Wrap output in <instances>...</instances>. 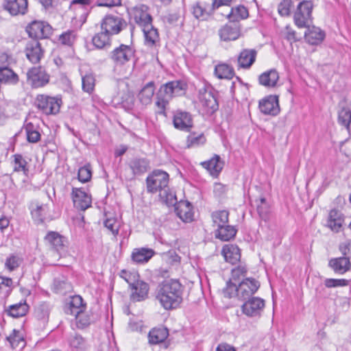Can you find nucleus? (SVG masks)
Instances as JSON below:
<instances>
[{
	"instance_id": "obj_1",
	"label": "nucleus",
	"mask_w": 351,
	"mask_h": 351,
	"mask_svg": "<svg viewBox=\"0 0 351 351\" xmlns=\"http://www.w3.org/2000/svg\"><path fill=\"white\" fill-rule=\"evenodd\" d=\"M184 287L178 280H165L156 289V298L161 306L171 311L180 307L183 301Z\"/></svg>"
},
{
	"instance_id": "obj_2",
	"label": "nucleus",
	"mask_w": 351,
	"mask_h": 351,
	"mask_svg": "<svg viewBox=\"0 0 351 351\" xmlns=\"http://www.w3.org/2000/svg\"><path fill=\"white\" fill-rule=\"evenodd\" d=\"M218 92L210 84H204L198 90V99L203 114L210 116L219 109Z\"/></svg>"
},
{
	"instance_id": "obj_3",
	"label": "nucleus",
	"mask_w": 351,
	"mask_h": 351,
	"mask_svg": "<svg viewBox=\"0 0 351 351\" xmlns=\"http://www.w3.org/2000/svg\"><path fill=\"white\" fill-rule=\"evenodd\" d=\"M62 105V96H51L47 94H38L34 101V106L39 112L47 116L56 115L60 112Z\"/></svg>"
},
{
	"instance_id": "obj_4",
	"label": "nucleus",
	"mask_w": 351,
	"mask_h": 351,
	"mask_svg": "<svg viewBox=\"0 0 351 351\" xmlns=\"http://www.w3.org/2000/svg\"><path fill=\"white\" fill-rule=\"evenodd\" d=\"M313 8V3L311 1L304 0L298 3L293 12V21L298 28H304L312 24Z\"/></svg>"
},
{
	"instance_id": "obj_5",
	"label": "nucleus",
	"mask_w": 351,
	"mask_h": 351,
	"mask_svg": "<svg viewBox=\"0 0 351 351\" xmlns=\"http://www.w3.org/2000/svg\"><path fill=\"white\" fill-rule=\"evenodd\" d=\"M50 75L41 66L29 68L26 73V82L32 88L36 89L49 84Z\"/></svg>"
},
{
	"instance_id": "obj_6",
	"label": "nucleus",
	"mask_w": 351,
	"mask_h": 351,
	"mask_svg": "<svg viewBox=\"0 0 351 351\" xmlns=\"http://www.w3.org/2000/svg\"><path fill=\"white\" fill-rule=\"evenodd\" d=\"M148 193H160L169 184V174L162 170H155L146 178Z\"/></svg>"
},
{
	"instance_id": "obj_7",
	"label": "nucleus",
	"mask_w": 351,
	"mask_h": 351,
	"mask_svg": "<svg viewBox=\"0 0 351 351\" xmlns=\"http://www.w3.org/2000/svg\"><path fill=\"white\" fill-rule=\"evenodd\" d=\"M136 49L132 45L121 44L110 53V58L115 66H123L135 56Z\"/></svg>"
},
{
	"instance_id": "obj_8",
	"label": "nucleus",
	"mask_w": 351,
	"mask_h": 351,
	"mask_svg": "<svg viewBox=\"0 0 351 351\" xmlns=\"http://www.w3.org/2000/svg\"><path fill=\"white\" fill-rule=\"evenodd\" d=\"M25 31L32 40L45 39L49 38L53 34L52 27L46 21H33L29 23Z\"/></svg>"
},
{
	"instance_id": "obj_9",
	"label": "nucleus",
	"mask_w": 351,
	"mask_h": 351,
	"mask_svg": "<svg viewBox=\"0 0 351 351\" xmlns=\"http://www.w3.org/2000/svg\"><path fill=\"white\" fill-rule=\"evenodd\" d=\"M45 240L49 245L51 249L57 252L60 257L67 254L69 241L64 236L58 232L49 231L45 237Z\"/></svg>"
},
{
	"instance_id": "obj_10",
	"label": "nucleus",
	"mask_w": 351,
	"mask_h": 351,
	"mask_svg": "<svg viewBox=\"0 0 351 351\" xmlns=\"http://www.w3.org/2000/svg\"><path fill=\"white\" fill-rule=\"evenodd\" d=\"M265 307V301L259 297H252L243 301L241 306L243 315L251 318H259L261 317Z\"/></svg>"
},
{
	"instance_id": "obj_11",
	"label": "nucleus",
	"mask_w": 351,
	"mask_h": 351,
	"mask_svg": "<svg viewBox=\"0 0 351 351\" xmlns=\"http://www.w3.org/2000/svg\"><path fill=\"white\" fill-rule=\"evenodd\" d=\"M188 86L183 80H173L160 86L158 92L171 100L173 97L184 95Z\"/></svg>"
},
{
	"instance_id": "obj_12",
	"label": "nucleus",
	"mask_w": 351,
	"mask_h": 351,
	"mask_svg": "<svg viewBox=\"0 0 351 351\" xmlns=\"http://www.w3.org/2000/svg\"><path fill=\"white\" fill-rule=\"evenodd\" d=\"M131 17L141 29H146L153 23V17L149 8L145 4H139L134 7Z\"/></svg>"
},
{
	"instance_id": "obj_13",
	"label": "nucleus",
	"mask_w": 351,
	"mask_h": 351,
	"mask_svg": "<svg viewBox=\"0 0 351 351\" xmlns=\"http://www.w3.org/2000/svg\"><path fill=\"white\" fill-rule=\"evenodd\" d=\"M127 26L126 21L121 17L112 14L106 15L101 22V29L110 36L118 34Z\"/></svg>"
},
{
	"instance_id": "obj_14",
	"label": "nucleus",
	"mask_w": 351,
	"mask_h": 351,
	"mask_svg": "<svg viewBox=\"0 0 351 351\" xmlns=\"http://www.w3.org/2000/svg\"><path fill=\"white\" fill-rule=\"evenodd\" d=\"M173 125L180 131L189 132L193 128V115L189 112L177 110L173 112Z\"/></svg>"
},
{
	"instance_id": "obj_15",
	"label": "nucleus",
	"mask_w": 351,
	"mask_h": 351,
	"mask_svg": "<svg viewBox=\"0 0 351 351\" xmlns=\"http://www.w3.org/2000/svg\"><path fill=\"white\" fill-rule=\"evenodd\" d=\"M260 282L252 278H245L239 283L238 300L245 301L252 298L260 287Z\"/></svg>"
},
{
	"instance_id": "obj_16",
	"label": "nucleus",
	"mask_w": 351,
	"mask_h": 351,
	"mask_svg": "<svg viewBox=\"0 0 351 351\" xmlns=\"http://www.w3.org/2000/svg\"><path fill=\"white\" fill-rule=\"evenodd\" d=\"M71 198L74 207L77 210L84 211L92 206L91 195L84 188L73 187Z\"/></svg>"
},
{
	"instance_id": "obj_17",
	"label": "nucleus",
	"mask_w": 351,
	"mask_h": 351,
	"mask_svg": "<svg viewBox=\"0 0 351 351\" xmlns=\"http://www.w3.org/2000/svg\"><path fill=\"white\" fill-rule=\"evenodd\" d=\"M217 3L212 0V2L199 1L195 2L191 5V12L197 19L205 21L207 20L217 9Z\"/></svg>"
},
{
	"instance_id": "obj_18",
	"label": "nucleus",
	"mask_w": 351,
	"mask_h": 351,
	"mask_svg": "<svg viewBox=\"0 0 351 351\" xmlns=\"http://www.w3.org/2000/svg\"><path fill=\"white\" fill-rule=\"evenodd\" d=\"M29 210L34 221L38 224L44 222L49 213V206L38 199H33L29 204Z\"/></svg>"
},
{
	"instance_id": "obj_19",
	"label": "nucleus",
	"mask_w": 351,
	"mask_h": 351,
	"mask_svg": "<svg viewBox=\"0 0 351 351\" xmlns=\"http://www.w3.org/2000/svg\"><path fill=\"white\" fill-rule=\"evenodd\" d=\"M27 59L32 64L39 63L44 57L45 51L40 42L37 40H30L27 42L24 49Z\"/></svg>"
},
{
	"instance_id": "obj_20",
	"label": "nucleus",
	"mask_w": 351,
	"mask_h": 351,
	"mask_svg": "<svg viewBox=\"0 0 351 351\" xmlns=\"http://www.w3.org/2000/svg\"><path fill=\"white\" fill-rule=\"evenodd\" d=\"M130 299L132 302H141L148 298L149 285L148 283L138 279L130 287Z\"/></svg>"
},
{
	"instance_id": "obj_21",
	"label": "nucleus",
	"mask_w": 351,
	"mask_h": 351,
	"mask_svg": "<svg viewBox=\"0 0 351 351\" xmlns=\"http://www.w3.org/2000/svg\"><path fill=\"white\" fill-rule=\"evenodd\" d=\"M2 7L12 16L24 15L27 12L28 1L4 0Z\"/></svg>"
},
{
	"instance_id": "obj_22",
	"label": "nucleus",
	"mask_w": 351,
	"mask_h": 351,
	"mask_svg": "<svg viewBox=\"0 0 351 351\" xmlns=\"http://www.w3.org/2000/svg\"><path fill=\"white\" fill-rule=\"evenodd\" d=\"M200 165L214 178H218L224 166V161L219 155L214 154L209 160L203 161Z\"/></svg>"
},
{
	"instance_id": "obj_23",
	"label": "nucleus",
	"mask_w": 351,
	"mask_h": 351,
	"mask_svg": "<svg viewBox=\"0 0 351 351\" xmlns=\"http://www.w3.org/2000/svg\"><path fill=\"white\" fill-rule=\"evenodd\" d=\"M344 220V215L340 210L335 208L331 209L328 215L326 227L333 232H339L342 230Z\"/></svg>"
},
{
	"instance_id": "obj_24",
	"label": "nucleus",
	"mask_w": 351,
	"mask_h": 351,
	"mask_svg": "<svg viewBox=\"0 0 351 351\" xmlns=\"http://www.w3.org/2000/svg\"><path fill=\"white\" fill-rule=\"evenodd\" d=\"M258 51L255 49H242L237 58L239 69H250L256 62Z\"/></svg>"
},
{
	"instance_id": "obj_25",
	"label": "nucleus",
	"mask_w": 351,
	"mask_h": 351,
	"mask_svg": "<svg viewBox=\"0 0 351 351\" xmlns=\"http://www.w3.org/2000/svg\"><path fill=\"white\" fill-rule=\"evenodd\" d=\"M221 40L231 41L237 40L241 36V28L238 23H229L219 30Z\"/></svg>"
},
{
	"instance_id": "obj_26",
	"label": "nucleus",
	"mask_w": 351,
	"mask_h": 351,
	"mask_svg": "<svg viewBox=\"0 0 351 351\" xmlns=\"http://www.w3.org/2000/svg\"><path fill=\"white\" fill-rule=\"evenodd\" d=\"M258 108L264 114L277 115L279 112L278 97L269 95L263 98L259 101Z\"/></svg>"
},
{
	"instance_id": "obj_27",
	"label": "nucleus",
	"mask_w": 351,
	"mask_h": 351,
	"mask_svg": "<svg viewBox=\"0 0 351 351\" xmlns=\"http://www.w3.org/2000/svg\"><path fill=\"white\" fill-rule=\"evenodd\" d=\"M279 73L275 69H269L258 75V84L266 88H275L278 86Z\"/></svg>"
},
{
	"instance_id": "obj_28",
	"label": "nucleus",
	"mask_w": 351,
	"mask_h": 351,
	"mask_svg": "<svg viewBox=\"0 0 351 351\" xmlns=\"http://www.w3.org/2000/svg\"><path fill=\"white\" fill-rule=\"evenodd\" d=\"M156 254V252L149 247H136L132 250V261L136 264H145Z\"/></svg>"
},
{
	"instance_id": "obj_29",
	"label": "nucleus",
	"mask_w": 351,
	"mask_h": 351,
	"mask_svg": "<svg viewBox=\"0 0 351 351\" xmlns=\"http://www.w3.org/2000/svg\"><path fill=\"white\" fill-rule=\"evenodd\" d=\"M306 30L304 33V38L307 43L312 45L320 44L325 38L326 34L324 31L319 27L311 25L306 27Z\"/></svg>"
},
{
	"instance_id": "obj_30",
	"label": "nucleus",
	"mask_w": 351,
	"mask_h": 351,
	"mask_svg": "<svg viewBox=\"0 0 351 351\" xmlns=\"http://www.w3.org/2000/svg\"><path fill=\"white\" fill-rule=\"evenodd\" d=\"M328 265L335 273L343 274L350 269L351 263L349 258L343 255L341 257L331 258L329 261Z\"/></svg>"
},
{
	"instance_id": "obj_31",
	"label": "nucleus",
	"mask_w": 351,
	"mask_h": 351,
	"mask_svg": "<svg viewBox=\"0 0 351 351\" xmlns=\"http://www.w3.org/2000/svg\"><path fill=\"white\" fill-rule=\"evenodd\" d=\"M221 254L224 257L226 262L232 265L236 264L240 261L241 253L237 245L233 244L225 245L221 250Z\"/></svg>"
},
{
	"instance_id": "obj_32",
	"label": "nucleus",
	"mask_w": 351,
	"mask_h": 351,
	"mask_svg": "<svg viewBox=\"0 0 351 351\" xmlns=\"http://www.w3.org/2000/svg\"><path fill=\"white\" fill-rule=\"evenodd\" d=\"M176 210L178 216L184 222H190L193 219L194 213L193 206L188 201H181L178 203Z\"/></svg>"
},
{
	"instance_id": "obj_33",
	"label": "nucleus",
	"mask_w": 351,
	"mask_h": 351,
	"mask_svg": "<svg viewBox=\"0 0 351 351\" xmlns=\"http://www.w3.org/2000/svg\"><path fill=\"white\" fill-rule=\"evenodd\" d=\"M86 309V304L84 303L83 298L75 295L71 298L69 305L65 308L64 311L67 315H75Z\"/></svg>"
},
{
	"instance_id": "obj_34",
	"label": "nucleus",
	"mask_w": 351,
	"mask_h": 351,
	"mask_svg": "<svg viewBox=\"0 0 351 351\" xmlns=\"http://www.w3.org/2000/svg\"><path fill=\"white\" fill-rule=\"evenodd\" d=\"M129 167L134 176H140L149 169V161L145 158H134L130 161Z\"/></svg>"
},
{
	"instance_id": "obj_35",
	"label": "nucleus",
	"mask_w": 351,
	"mask_h": 351,
	"mask_svg": "<svg viewBox=\"0 0 351 351\" xmlns=\"http://www.w3.org/2000/svg\"><path fill=\"white\" fill-rule=\"evenodd\" d=\"M29 308L26 300H22L19 303L9 306L5 312L8 315L17 318L25 316L29 311Z\"/></svg>"
},
{
	"instance_id": "obj_36",
	"label": "nucleus",
	"mask_w": 351,
	"mask_h": 351,
	"mask_svg": "<svg viewBox=\"0 0 351 351\" xmlns=\"http://www.w3.org/2000/svg\"><path fill=\"white\" fill-rule=\"evenodd\" d=\"M145 38V44L149 47L159 45L160 38L158 29L155 28L153 23L146 29H141Z\"/></svg>"
},
{
	"instance_id": "obj_37",
	"label": "nucleus",
	"mask_w": 351,
	"mask_h": 351,
	"mask_svg": "<svg viewBox=\"0 0 351 351\" xmlns=\"http://www.w3.org/2000/svg\"><path fill=\"white\" fill-rule=\"evenodd\" d=\"M19 82V77L9 67H0V83L16 85Z\"/></svg>"
},
{
	"instance_id": "obj_38",
	"label": "nucleus",
	"mask_w": 351,
	"mask_h": 351,
	"mask_svg": "<svg viewBox=\"0 0 351 351\" xmlns=\"http://www.w3.org/2000/svg\"><path fill=\"white\" fill-rule=\"evenodd\" d=\"M168 336L169 331L167 328H155L149 332V342L151 344H158L165 341Z\"/></svg>"
},
{
	"instance_id": "obj_39",
	"label": "nucleus",
	"mask_w": 351,
	"mask_h": 351,
	"mask_svg": "<svg viewBox=\"0 0 351 351\" xmlns=\"http://www.w3.org/2000/svg\"><path fill=\"white\" fill-rule=\"evenodd\" d=\"M155 87L153 81L147 83L138 93V99L143 105H147L152 102L154 94Z\"/></svg>"
},
{
	"instance_id": "obj_40",
	"label": "nucleus",
	"mask_w": 351,
	"mask_h": 351,
	"mask_svg": "<svg viewBox=\"0 0 351 351\" xmlns=\"http://www.w3.org/2000/svg\"><path fill=\"white\" fill-rule=\"evenodd\" d=\"M237 229L233 226L228 225V223L217 228L215 232L216 238L227 241L233 239L237 234Z\"/></svg>"
},
{
	"instance_id": "obj_41",
	"label": "nucleus",
	"mask_w": 351,
	"mask_h": 351,
	"mask_svg": "<svg viewBox=\"0 0 351 351\" xmlns=\"http://www.w3.org/2000/svg\"><path fill=\"white\" fill-rule=\"evenodd\" d=\"M82 88L84 92L92 94L95 90V75L93 72H86L81 74Z\"/></svg>"
},
{
	"instance_id": "obj_42",
	"label": "nucleus",
	"mask_w": 351,
	"mask_h": 351,
	"mask_svg": "<svg viewBox=\"0 0 351 351\" xmlns=\"http://www.w3.org/2000/svg\"><path fill=\"white\" fill-rule=\"evenodd\" d=\"M6 340L9 342L10 346L12 349H15L19 347L24 348L25 346L23 333L16 329H14L12 330V333L6 337Z\"/></svg>"
},
{
	"instance_id": "obj_43",
	"label": "nucleus",
	"mask_w": 351,
	"mask_h": 351,
	"mask_svg": "<svg viewBox=\"0 0 351 351\" xmlns=\"http://www.w3.org/2000/svg\"><path fill=\"white\" fill-rule=\"evenodd\" d=\"M206 142V138L204 134L195 132H189L186 137V145L188 148L196 147L203 145Z\"/></svg>"
},
{
	"instance_id": "obj_44",
	"label": "nucleus",
	"mask_w": 351,
	"mask_h": 351,
	"mask_svg": "<svg viewBox=\"0 0 351 351\" xmlns=\"http://www.w3.org/2000/svg\"><path fill=\"white\" fill-rule=\"evenodd\" d=\"M214 73L219 79H231L234 75V71L226 64H219L215 66Z\"/></svg>"
},
{
	"instance_id": "obj_45",
	"label": "nucleus",
	"mask_w": 351,
	"mask_h": 351,
	"mask_svg": "<svg viewBox=\"0 0 351 351\" xmlns=\"http://www.w3.org/2000/svg\"><path fill=\"white\" fill-rule=\"evenodd\" d=\"M248 15V10L244 5H238L235 8H232L226 16L230 21H239L247 19Z\"/></svg>"
},
{
	"instance_id": "obj_46",
	"label": "nucleus",
	"mask_w": 351,
	"mask_h": 351,
	"mask_svg": "<svg viewBox=\"0 0 351 351\" xmlns=\"http://www.w3.org/2000/svg\"><path fill=\"white\" fill-rule=\"evenodd\" d=\"M211 217L213 226L219 228L228 223L229 212L226 210H216L212 213Z\"/></svg>"
},
{
	"instance_id": "obj_47",
	"label": "nucleus",
	"mask_w": 351,
	"mask_h": 351,
	"mask_svg": "<svg viewBox=\"0 0 351 351\" xmlns=\"http://www.w3.org/2000/svg\"><path fill=\"white\" fill-rule=\"evenodd\" d=\"M110 35L104 30L96 34L92 38L93 45L97 49H102L110 45Z\"/></svg>"
},
{
	"instance_id": "obj_48",
	"label": "nucleus",
	"mask_w": 351,
	"mask_h": 351,
	"mask_svg": "<svg viewBox=\"0 0 351 351\" xmlns=\"http://www.w3.org/2000/svg\"><path fill=\"white\" fill-rule=\"evenodd\" d=\"M256 210L259 217L264 221L269 219L270 207L266 199L263 197L256 201Z\"/></svg>"
},
{
	"instance_id": "obj_49",
	"label": "nucleus",
	"mask_w": 351,
	"mask_h": 351,
	"mask_svg": "<svg viewBox=\"0 0 351 351\" xmlns=\"http://www.w3.org/2000/svg\"><path fill=\"white\" fill-rule=\"evenodd\" d=\"M160 199L167 206H175L177 204V198L175 193L167 186L159 193Z\"/></svg>"
},
{
	"instance_id": "obj_50",
	"label": "nucleus",
	"mask_w": 351,
	"mask_h": 351,
	"mask_svg": "<svg viewBox=\"0 0 351 351\" xmlns=\"http://www.w3.org/2000/svg\"><path fill=\"white\" fill-rule=\"evenodd\" d=\"M77 34L74 30H67L59 36L58 41L62 45L71 47L75 42Z\"/></svg>"
},
{
	"instance_id": "obj_51",
	"label": "nucleus",
	"mask_w": 351,
	"mask_h": 351,
	"mask_svg": "<svg viewBox=\"0 0 351 351\" xmlns=\"http://www.w3.org/2000/svg\"><path fill=\"white\" fill-rule=\"evenodd\" d=\"M12 285L11 278L0 276V295L8 297L12 291Z\"/></svg>"
},
{
	"instance_id": "obj_52",
	"label": "nucleus",
	"mask_w": 351,
	"mask_h": 351,
	"mask_svg": "<svg viewBox=\"0 0 351 351\" xmlns=\"http://www.w3.org/2000/svg\"><path fill=\"white\" fill-rule=\"evenodd\" d=\"M169 99L158 92L156 94V101L155 102L157 108L156 113L167 117L166 108L169 105Z\"/></svg>"
},
{
	"instance_id": "obj_53",
	"label": "nucleus",
	"mask_w": 351,
	"mask_h": 351,
	"mask_svg": "<svg viewBox=\"0 0 351 351\" xmlns=\"http://www.w3.org/2000/svg\"><path fill=\"white\" fill-rule=\"evenodd\" d=\"M338 123L349 130L351 123V110L346 108H343L339 110L338 112Z\"/></svg>"
},
{
	"instance_id": "obj_54",
	"label": "nucleus",
	"mask_w": 351,
	"mask_h": 351,
	"mask_svg": "<svg viewBox=\"0 0 351 351\" xmlns=\"http://www.w3.org/2000/svg\"><path fill=\"white\" fill-rule=\"evenodd\" d=\"M69 343L71 348L79 350H84L87 347L86 341L77 334L71 336L69 339Z\"/></svg>"
},
{
	"instance_id": "obj_55",
	"label": "nucleus",
	"mask_w": 351,
	"mask_h": 351,
	"mask_svg": "<svg viewBox=\"0 0 351 351\" xmlns=\"http://www.w3.org/2000/svg\"><path fill=\"white\" fill-rule=\"evenodd\" d=\"M23 258L16 254L10 255L5 260V268L9 271L16 269L22 263Z\"/></svg>"
},
{
	"instance_id": "obj_56",
	"label": "nucleus",
	"mask_w": 351,
	"mask_h": 351,
	"mask_svg": "<svg viewBox=\"0 0 351 351\" xmlns=\"http://www.w3.org/2000/svg\"><path fill=\"white\" fill-rule=\"evenodd\" d=\"M239 284L229 280L226 282V287L223 289V293L224 297L227 298H232L236 297L238 298Z\"/></svg>"
},
{
	"instance_id": "obj_57",
	"label": "nucleus",
	"mask_w": 351,
	"mask_h": 351,
	"mask_svg": "<svg viewBox=\"0 0 351 351\" xmlns=\"http://www.w3.org/2000/svg\"><path fill=\"white\" fill-rule=\"evenodd\" d=\"M247 270L245 266L239 265L232 269L231 280L232 281L239 284L242 280H245Z\"/></svg>"
},
{
	"instance_id": "obj_58",
	"label": "nucleus",
	"mask_w": 351,
	"mask_h": 351,
	"mask_svg": "<svg viewBox=\"0 0 351 351\" xmlns=\"http://www.w3.org/2000/svg\"><path fill=\"white\" fill-rule=\"evenodd\" d=\"M293 8L292 0H282L278 5V12L281 16H289Z\"/></svg>"
},
{
	"instance_id": "obj_59",
	"label": "nucleus",
	"mask_w": 351,
	"mask_h": 351,
	"mask_svg": "<svg viewBox=\"0 0 351 351\" xmlns=\"http://www.w3.org/2000/svg\"><path fill=\"white\" fill-rule=\"evenodd\" d=\"M27 140L29 143H35L40 139V134L37 131L32 123H27L25 126Z\"/></svg>"
},
{
	"instance_id": "obj_60",
	"label": "nucleus",
	"mask_w": 351,
	"mask_h": 351,
	"mask_svg": "<svg viewBox=\"0 0 351 351\" xmlns=\"http://www.w3.org/2000/svg\"><path fill=\"white\" fill-rule=\"evenodd\" d=\"M49 312V304L47 302H42L36 307L35 314L38 319L45 320L48 318Z\"/></svg>"
},
{
	"instance_id": "obj_61",
	"label": "nucleus",
	"mask_w": 351,
	"mask_h": 351,
	"mask_svg": "<svg viewBox=\"0 0 351 351\" xmlns=\"http://www.w3.org/2000/svg\"><path fill=\"white\" fill-rule=\"evenodd\" d=\"M13 163L14 171L16 172H23L26 173L28 169L26 167L27 162L20 154H15Z\"/></svg>"
},
{
	"instance_id": "obj_62",
	"label": "nucleus",
	"mask_w": 351,
	"mask_h": 351,
	"mask_svg": "<svg viewBox=\"0 0 351 351\" xmlns=\"http://www.w3.org/2000/svg\"><path fill=\"white\" fill-rule=\"evenodd\" d=\"M92 177V171L89 165H84L78 170L77 178L82 183L87 182L90 180Z\"/></svg>"
},
{
	"instance_id": "obj_63",
	"label": "nucleus",
	"mask_w": 351,
	"mask_h": 351,
	"mask_svg": "<svg viewBox=\"0 0 351 351\" xmlns=\"http://www.w3.org/2000/svg\"><path fill=\"white\" fill-rule=\"evenodd\" d=\"M76 321V324L78 328H83L88 326L90 323V317L87 315L85 311L79 313L77 315H74Z\"/></svg>"
},
{
	"instance_id": "obj_64",
	"label": "nucleus",
	"mask_w": 351,
	"mask_h": 351,
	"mask_svg": "<svg viewBox=\"0 0 351 351\" xmlns=\"http://www.w3.org/2000/svg\"><path fill=\"white\" fill-rule=\"evenodd\" d=\"M119 276L128 284L129 287L139 279V276L137 274L125 269H122L120 271Z\"/></svg>"
}]
</instances>
